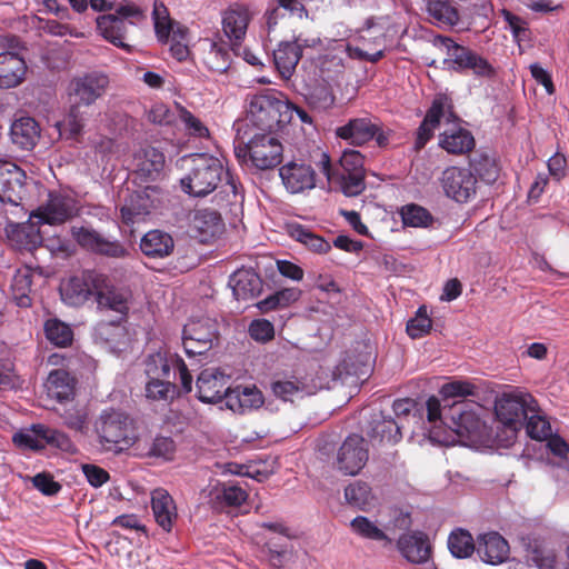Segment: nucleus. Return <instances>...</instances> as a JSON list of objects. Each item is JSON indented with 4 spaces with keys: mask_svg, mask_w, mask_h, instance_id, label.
Returning <instances> with one entry per match:
<instances>
[{
    "mask_svg": "<svg viewBox=\"0 0 569 569\" xmlns=\"http://www.w3.org/2000/svg\"><path fill=\"white\" fill-rule=\"evenodd\" d=\"M426 407L428 421L432 423L429 429L432 442L450 446L456 442V437L478 438L485 427L483 408L477 402L461 400L442 406L438 398L430 397Z\"/></svg>",
    "mask_w": 569,
    "mask_h": 569,
    "instance_id": "obj_1",
    "label": "nucleus"
},
{
    "mask_svg": "<svg viewBox=\"0 0 569 569\" xmlns=\"http://www.w3.org/2000/svg\"><path fill=\"white\" fill-rule=\"evenodd\" d=\"M445 123L447 128L439 134V146L451 154H465L475 147L473 136L467 129L462 128L456 116L445 110V103L441 99L435 100L428 110L423 121L417 131L415 147L422 149L432 138L435 130Z\"/></svg>",
    "mask_w": 569,
    "mask_h": 569,
    "instance_id": "obj_2",
    "label": "nucleus"
},
{
    "mask_svg": "<svg viewBox=\"0 0 569 569\" xmlns=\"http://www.w3.org/2000/svg\"><path fill=\"white\" fill-rule=\"evenodd\" d=\"M332 54L320 56L317 60L318 67L321 72L339 71L342 68L343 54L347 53L350 58L377 62L383 57L386 48L385 37L380 30L372 27L362 31L359 37L358 46H348L341 41H331Z\"/></svg>",
    "mask_w": 569,
    "mask_h": 569,
    "instance_id": "obj_3",
    "label": "nucleus"
},
{
    "mask_svg": "<svg viewBox=\"0 0 569 569\" xmlns=\"http://www.w3.org/2000/svg\"><path fill=\"white\" fill-rule=\"evenodd\" d=\"M319 168L328 182L347 197H356L365 190L363 157L357 150H345L336 168H332L329 156L322 153Z\"/></svg>",
    "mask_w": 569,
    "mask_h": 569,
    "instance_id": "obj_4",
    "label": "nucleus"
},
{
    "mask_svg": "<svg viewBox=\"0 0 569 569\" xmlns=\"http://www.w3.org/2000/svg\"><path fill=\"white\" fill-rule=\"evenodd\" d=\"M234 154L242 164L264 171L281 163L283 146L272 133H256L248 142L234 144Z\"/></svg>",
    "mask_w": 569,
    "mask_h": 569,
    "instance_id": "obj_5",
    "label": "nucleus"
},
{
    "mask_svg": "<svg viewBox=\"0 0 569 569\" xmlns=\"http://www.w3.org/2000/svg\"><path fill=\"white\" fill-rule=\"evenodd\" d=\"M189 172L181 178L180 183L184 192L193 197H204L212 192L222 179V162L206 153L191 154L184 158Z\"/></svg>",
    "mask_w": 569,
    "mask_h": 569,
    "instance_id": "obj_6",
    "label": "nucleus"
},
{
    "mask_svg": "<svg viewBox=\"0 0 569 569\" xmlns=\"http://www.w3.org/2000/svg\"><path fill=\"white\" fill-rule=\"evenodd\" d=\"M144 19L143 11L133 2L124 1L118 4L114 13L97 18L99 34L116 47L131 51L126 40L128 26H134Z\"/></svg>",
    "mask_w": 569,
    "mask_h": 569,
    "instance_id": "obj_7",
    "label": "nucleus"
},
{
    "mask_svg": "<svg viewBox=\"0 0 569 569\" xmlns=\"http://www.w3.org/2000/svg\"><path fill=\"white\" fill-rule=\"evenodd\" d=\"M94 431L106 451L119 452L131 445L128 418L121 412L103 411L94 422Z\"/></svg>",
    "mask_w": 569,
    "mask_h": 569,
    "instance_id": "obj_8",
    "label": "nucleus"
},
{
    "mask_svg": "<svg viewBox=\"0 0 569 569\" xmlns=\"http://www.w3.org/2000/svg\"><path fill=\"white\" fill-rule=\"evenodd\" d=\"M435 44L446 53L443 63L448 69L456 71L470 69L476 76L480 77H491L493 74V69L486 59L456 43L450 38L438 37Z\"/></svg>",
    "mask_w": 569,
    "mask_h": 569,
    "instance_id": "obj_9",
    "label": "nucleus"
},
{
    "mask_svg": "<svg viewBox=\"0 0 569 569\" xmlns=\"http://www.w3.org/2000/svg\"><path fill=\"white\" fill-rule=\"evenodd\" d=\"M288 109L282 96L267 90L250 98L247 113L250 121L262 129H272L281 122V114Z\"/></svg>",
    "mask_w": 569,
    "mask_h": 569,
    "instance_id": "obj_10",
    "label": "nucleus"
},
{
    "mask_svg": "<svg viewBox=\"0 0 569 569\" xmlns=\"http://www.w3.org/2000/svg\"><path fill=\"white\" fill-rule=\"evenodd\" d=\"M217 338L218 323L209 317L191 319L183 327L182 343L188 356L204 353L211 349Z\"/></svg>",
    "mask_w": 569,
    "mask_h": 569,
    "instance_id": "obj_11",
    "label": "nucleus"
},
{
    "mask_svg": "<svg viewBox=\"0 0 569 569\" xmlns=\"http://www.w3.org/2000/svg\"><path fill=\"white\" fill-rule=\"evenodd\" d=\"M531 402L532 398L529 395L505 393L496 402V416L515 435L522 427L523 420L532 412Z\"/></svg>",
    "mask_w": 569,
    "mask_h": 569,
    "instance_id": "obj_12",
    "label": "nucleus"
},
{
    "mask_svg": "<svg viewBox=\"0 0 569 569\" xmlns=\"http://www.w3.org/2000/svg\"><path fill=\"white\" fill-rule=\"evenodd\" d=\"M256 11L248 4L233 3L221 14V28L223 34L233 46H239L246 38L250 21Z\"/></svg>",
    "mask_w": 569,
    "mask_h": 569,
    "instance_id": "obj_13",
    "label": "nucleus"
},
{
    "mask_svg": "<svg viewBox=\"0 0 569 569\" xmlns=\"http://www.w3.org/2000/svg\"><path fill=\"white\" fill-rule=\"evenodd\" d=\"M368 461L366 440L359 435L349 436L337 452V468L347 476L357 475Z\"/></svg>",
    "mask_w": 569,
    "mask_h": 569,
    "instance_id": "obj_14",
    "label": "nucleus"
},
{
    "mask_svg": "<svg viewBox=\"0 0 569 569\" xmlns=\"http://www.w3.org/2000/svg\"><path fill=\"white\" fill-rule=\"evenodd\" d=\"M72 238L83 249L111 258H122L127 254L126 248L118 241H112L90 227L73 226Z\"/></svg>",
    "mask_w": 569,
    "mask_h": 569,
    "instance_id": "obj_15",
    "label": "nucleus"
},
{
    "mask_svg": "<svg viewBox=\"0 0 569 569\" xmlns=\"http://www.w3.org/2000/svg\"><path fill=\"white\" fill-rule=\"evenodd\" d=\"M477 179L468 169L447 168L441 176L445 193L457 202H467L476 193Z\"/></svg>",
    "mask_w": 569,
    "mask_h": 569,
    "instance_id": "obj_16",
    "label": "nucleus"
},
{
    "mask_svg": "<svg viewBox=\"0 0 569 569\" xmlns=\"http://www.w3.org/2000/svg\"><path fill=\"white\" fill-rule=\"evenodd\" d=\"M26 196V173L17 164L0 162V202L18 207Z\"/></svg>",
    "mask_w": 569,
    "mask_h": 569,
    "instance_id": "obj_17",
    "label": "nucleus"
},
{
    "mask_svg": "<svg viewBox=\"0 0 569 569\" xmlns=\"http://www.w3.org/2000/svg\"><path fill=\"white\" fill-rule=\"evenodd\" d=\"M171 367L178 371L183 390L190 392L192 389V376L184 361L177 356H172L168 359L161 352L150 355L146 363V373L149 380H162L169 377Z\"/></svg>",
    "mask_w": 569,
    "mask_h": 569,
    "instance_id": "obj_18",
    "label": "nucleus"
},
{
    "mask_svg": "<svg viewBox=\"0 0 569 569\" xmlns=\"http://www.w3.org/2000/svg\"><path fill=\"white\" fill-rule=\"evenodd\" d=\"M43 387L46 401L48 402L47 407L56 409V403L67 407L73 401L76 395V380L66 370H52Z\"/></svg>",
    "mask_w": 569,
    "mask_h": 569,
    "instance_id": "obj_19",
    "label": "nucleus"
},
{
    "mask_svg": "<svg viewBox=\"0 0 569 569\" xmlns=\"http://www.w3.org/2000/svg\"><path fill=\"white\" fill-rule=\"evenodd\" d=\"M100 283H102V274L93 272H87L80 277H71L60 287L62 300L70 306H80L91 295L96 296Z\"/></svg>",
    "mask_w": 569,
    "mask_h": 569,
    "instance_id": "obj_20",
    "label": "nucleus"
},
{
    "mask_svg": "<svg viewBox=\"0 0 569 569\" xmlns=\"http://www.w3.org/2000/svg\"><path fill=\"white\" fill-rule=\"evenodd\" d=\"M228 382L229 376L218 368L202 370L196 383L198 399L206 403L226 401V392L230 390Z\"/></svg>",
    "mask_w": 569,
    "mask_h": 569,
    "instance_id": "obj_21",
    "label": "nucleus"
},
{
    "mask_svg": "<svg viewBox=\"0 0 569 569\" xmlns=\"http://www.w3.org/2000/svg\"><path fill=\"white\" fill-rule=\"evenodd\" d=\"M109 79L102 73H90L74 78L69 86V93L78 104L90 106L107 90Z\"/></svg>",
    "mask_w": 569,
    "mask_h": 569,
    "instance_id": "obj_22",
    "label": "nucleus"
},
{
    "mask_svg": "<svg viewBox=\"0 0 569 569\" xmlns=\"http://www.w3.org/2000/svg\"><path fill=\"white\" fill-rule=\"evenodd\" d=\"M281 181L290 193H302L316 187L313 168L303 162L290 161L279 169Z\"/></svg>",
    "mask_w": 569,
    "mask_h": 569,
    "instance_id": "obj_23",
    "label": "nucleus"
},
{
    "mask_svg": "<svg viewBox=\"0 0 569 569\" xmlns=\"http://www.w3.org/2000/svg\"><path fill=\"white\" fill-rule=\"evenodd\" d=\"M152 14L156 34L160 42L170 47L174 42L190 41L188 28L171 20L167 8L162 3H154Z\"/></svg>",
    "mask_w": 569,
    "mask_h": 569,
    "instance_id": "obj_24",
    "label": "nucleus"
},
{
    "mask_svg": "<svg viewBox=\"0 0 569 569\" xmlns=\"http://www.w3.org/2000/svg\"><path fill=\"white\" fill-rule=\"evenodd\" d=\"M130 290L110 284L102 276V283L98 287L96 300L100 310L113 311L123 319L131 306Z\"/></svg>",
    "mask_w": 569,
    "mask_h": 569,
    "instance_id": "obj_25",
    "label": "nucleus"
},
{
    "mask_svg": "<svg viewBox=\"0 0 569 569\" xmlns=\"http://www.w3.org/2000/svg\"><path fill=\"white\" fill-rule=\"evenodd\" d=\"M77 212L74 200L59 193L50 194L46 206L32 213V219L40 223L59 224Z\"/></svg>",
    "mask_w": 569,
    "mask_h": 569,
    "instance_id": "obj_26",
    "label": "nucleus"
},
{
    "mask_svg": "<svg viewBox=\"0 0 569 569\" xmlns=\"http://www.w3.org/2000/svg\"><path fill=\"white\" fill-rule=\"evenodd\" d=\"M164 164L163 153L153 147H143L133 156V170L141 181L158 180L163 173Z\"/></svg>",
    "mask_w": 569,
    "mask_h": 569,
    "instance_id": "obj_27",
    "label": "nucleus"
},
{
    "mask_svg": "<svg viewBox=\"0 0 569 569\" xmlns=\"http://www.w3.org/2000/svg\"><path fill=\"white\" fill-rule=\"evenodd\" d=\"M397 548L401 556L412 563H425L431 556L428 536L421 531L402 533L397 540Z\"/></svg>",
    "mask_w": 569,
    "mask_h": 569,
    "instance_id": "obj_28",
    "label": "nucleus"
},
{
    "mask_svg": "<svg viewBox=\"0 0 569 569\" xmlns=\"http://www.w3.org/2000/svg\"><path fill=\"white\" fill-rule=\"evenodd\" d=\"M158 194L159 190L156 187L134 191L121 208L122 219L127 223H133L148 214L159 200Z\"/></svg>",
    "mask_w": 569,
    "mask_h": 569,
    "instance_id": "obj_29",
    "label": "nucleus"
},
{
    "mask_svg": "<svg viewBox=\"0 0 569 569\" xmlns=\"http://www.w3.org/2000/svg\"><path fill=\"white\" fill-rule=\"evenodd\" d=\"M38 219H30L26 223H9L6 228L11 244L19 250L32 251L42 242Z\"/></svg>",
    "mask_w": 569,
    "mask_h": 569,
    "instance_id": "obj_30",
    "label": "nucleus"
},
{
    "mask_svg": "<svg viewBox=\"0 0 569 569\" xmlns=\"http://www.w3.org/2000/svg\"><path fill=\"white\" fill-rule=\"evenodd\" d=\"M191 231L201 242H208L223 231V222L217 211L198 209L189 218Z\"/></svg>",
    "mask_w": 569,
    "mask_h": 569,
    "instance_id": "obj_31",
    "label": "nucleus"
},
{
    "mask_svg": "<svg viewBox=\"0 0 569 569\" xmlns=\"http://www.w3.org/2000/svg\"><path fill=\"white\" fill-rule=\"evenodd\" d=\"M262 392L256 386H237L226 392V408L236 413L258 409L263 405Z\"/></svg>",
    "mask_w": 569,
    "mask_h": 569,
    "instance_id": "obj_32",
    "label": "nucleus"
},
{
    "mask_svg": "<svg viewBox=\"0 0 569 569\" xmlns=\"http://www.w3.org/2000/svg\"><path fill=\"white\" fill-rule=\"evenodd\" d=\"M151 508L156 522L167 532L178 519L177 506L170 493L162 488L151 492Z\"/></svg>",
    "mask_w": 569,
    "mask_h": 569,
    "instance_id": "obj_33",
    "label": "nucleus"
},
{
    "mask_svg": "<svg viewBox=\"0 0 569 569\" xmlns=\"http://www.w3.org/2000/svg\"><path fill=\"white\" fill-rule=\"evenodd\" d=\"M27 64L18 53L6 51L0 53V88L18 87L26 77Z\"/></svg>",
    "mask_w": 569,
    "mask_h": 569,
    "instance_id": "obj_34",
    "label": "nucleus"
},
{
    "mask_svg": "<svg viewBox=\"0 0 569 569\" xmlns=\"http://www.w3.org/2000/svg\"><path fill=\"white\" fill-rule=\"evenodd\" d=\"M477 552L482 561L499 565L507 560L509 545L499 533L488 532L479 536Z\"/></svg>",
    "mask_w": 569,
    "mask_h": 569,
    "instance_id": "obj_35",
    "label": "nucleus"
},
{
    "mask_svg": "<svg viewBox=\"0 0 569 569\" xmlns=\"http://www.w3.org/2000/svg\"><path fill=\"white\" fill-rule=\"evenodd\" d=\"M350 530L357 537L380 543L382 547L391 546L393 540L387 528L367 516H357L350 521Z\"/></svg>",
    "mask_w": 569,
    "mask_h": 569,
    "instance_id": "obj_36",
    "label": "nucleus"
},
{
    "mask_svg": "<svg viewBox=\"0 0 569 569\" xmlns=\"http://www.w3.org/2000/svg\"><path fill=\"white\" fill-rule=\"evenodd\" d=\"M317 389L318 387L309 383L306 378L298 377L279 378L271 383L273 395L284 401H293L297 398L312 395Z\"/></svg>",
    "mask_w": 569,
    "mask_h": 569,
    "instance_id": "obj_37",
    "label": "nucleus"
},
{
    "mask_svg": "<svg viewBox=\"0 0 569 569\" xmlns=\"http://www.w3.org/2000/svg\"><path fill=\"white\" fill-rule=\"evenodd\" d=\"M378 124L367 118L350 120L347 124L337 128L336 134L352 144L361 146L377 134Z\"/></svg>",
    "mask_w": 569,
    "mask_h": 569,
    "instance_id": "obj_38",
    "label": "nucleus"
},
{
    "mask_svg": "<svg viewBox=\"0 0 569 569\" xmlns=\"http://www.w3.org/2000/svg\"><path fill=\"white\" fill-rule=\"evenodd\" d=\"M237 300H249L260 295L262 290L261 278L252 270H238L229 281Z\"/></svg>",
    "mask_w": 569,
    "mask_h": 569,
    "instance_id": "obj_39",
    "label": "nucleus"
},
{
    "mask_svg": "<svg viewBox=\"0 0 569 569\" xmlns=\"http://www.w3.org/2000/svg\"><path fill=\"white\" fill-rule=\"evenodd\" d=\"M40 138L38 122L30 117H21L13 121L10 128V139L13 144L23 150H31Z\"/></svg>",
    "mask_w": 569,
    "mask_h": 569,
    "instance_id": "obj_40",
    "label": "nucleus"
},
{
    "mask_svg": "<svg viewBox=\"0 0 569 569\" xmlns=\"http://www.w3.org/2000/svg\"><path fill=\"white\" fill-rule=\"evenodd\" d=\"M173 248L172 237L161 230L147 232L140 241L141 251L152 258H164L172 252Z\"/></svg>",
    "mask_w": 569,
    "mask_h": 569,
    "instance_id": "obj_41",
    "label": "nucleus"
},
{
    "mask_svg": "<svg viewBox=\"0 0 569 569\" xmlns=\"http://www.w3.org/2000/svg\"><path fill=\"white\" fill-rule=\"evenodd\" d=\"M301 59V52L290 41L280 42L273 51L274 66L283 79H290Z\"/></svg>",
    "mask_w": 569,
    "mask_h": 569,
    "instance_id": "obj_42",
    "label": "nucleus"
},
{
    "mask_svg": "<svg viewBox=\"0 0 569 569\" xmlns=\"http://www.w3.org/2000/svg\"><path fill=\"white\" fill-rule=\"evenodd\" d=\"M345 498L347 502L360 510H370L376 502V497L372 493L368 483L362 481H355L345 489Z\"/></svg>",
    "mask_w": 569,
    "mask_h": 569,
    "instance_id": "obj_43",
    "label": "nucleus"
},
{
    "mask_svg": "<svg viewBox=\"0 0 569 569\" xmlns=\"http://www.w3.org/2000/svg\"><path fill=\"white\" fill-rule=\"evenodd\" d=\"M203 47V62L206 66L217 72H223L229 67V53L224 44L216 41L204 39Z\"/></svg>",
    "mask_w": 569,
    "mask_h": 569,
    "instance_id": "obj_44",
    "label": "nucleus"
},
{
    "mask_svg": "<svg viewBox=\"0 0 569 569\" xmlns=\"http://www.w3.org/2000/svg\"><path fill=\"white\" fill-rule=\"evenodd\" d=\"M86 117L77 106L71 107L63 120L56 123L60 138L78 141L83 132Z\"/></svg>",
    "mask_w": 569,
    "mask_h": 569,
    "instance_id": "obj_45",
    "label": "nucleus"
},
{
    "mask_svg": "<svg viewBox=\"0 0 569 569\" xmlns=\"http://www.w3.org/2000/svg\"><path fill=\"white\" fill-rule=\"evenodd\" d=\"M447 545L450 553L457 559L469 558L477 550L471 533L461 528L450 532Z\"/></svg>",
    "mask_w": 569,
    "mask_h": 569,
    "instance_id": "obj_46",
    "label": "nucleus"
},
{
    "mask_svg": "<svg viewBox=\"0 0 569 569\" xmlns=\"http://www.w3.org/2000/svg\"><path fill=\"white\" fill-rule=\"evenodd\" d=\"M46 426L32 425L30 428L21 429L12 437L13 443L23 450H41L44 448Z\"/></svg>",
    "mask_w": 569,
    "mask_h": 569,
    "instance_id": "obj_47",
    "label": "nucleus"
},
{
    "mask_svg": "<svg viewBox=\"0 0 569 569\" xmlns=\"http://www.w3.org/2000/svg\"><path fill=\"white\" fill-rule=\"evenodd\" d=\"M290 237L303 243L311 251L317 253H326L330 250L331 246L323 238L312 233L301 224L292 223L288 226Z\"/></svg>",
    "mask_w": 569,
    "mask_h": 569,
    "instance_id": "obj_48",
    "label": "nucleus"
},
{
    "mask_svg": "<svg viewBox=\"0 0 569 569\" xmlns=\"http://www.w3.org/2000/svg\"><path fill=\"white\" fill-rule=\"evenodd\" d=\"M32 274L28 268L19 269L11 282L12 297L19 307H29L31 303L29 293L31 291Z\"/></svg>",
    "mask_w": 569,
    "mask_h": 569,
    "instance_id": "obj_49",
    "label": "nucleus"
},
{
    "mask_svg": "<svg viewBox=\"0 0 569 569\" xmlns=\"http://www.w3.org/2000/svg\"><path fill=\"white\" fill-rule=\"evenodd\" d=\"M126 336V330L119 322H100L94 330L96 340L109 345L112 350L120 349Z\"/></svg>",
    "mask_w": 569,
    "mask_h": 569,
    "instance_id": "obj_50",
    "label": "nucleus"
},
{
    "mask_svg": "<svg viewBox=\"0 0 569 569\" xmlns=\"http://www.w3.org/2000/svg\"><path fill=\"white\" fill-rule=\"evenodd\" d=\"M427 10L439 24L452 27L459 21L457 9L448 0H430Z\"/></svg>",
    "mask_w": 569,
    "mask_h": 569,
    "instance_id": "obj_51",
    "label": "nucleus"
},
{
    "mask_svg": "<svg viewBox=\"0 0 569 569\" xmlns=\"http://www.w3.org/2000/svg\"><path fill=\"white\" fill-rule=\"evenodd\" d=\"M44 333L47 339L58 347H67L73 339V331L70 326L58 319L46 321Z\"/></svg>",
    "mask_w": 569,
    "mask_h": 569,
    "instance_id": "obj_52",
    "label": "nucleus"
},
{
    "mask_svg": "<svg viewBox=\"0 0 569 569\" xmlns=\"http://www.w3.org/2000/svg\"><path fill=\"white\" fill-rule=\"evenodd\" d=\"M209 496L222 499L229 506H240L248 498V493L242 487L227 483L211 486Z\"/></svg>",
    "mask_w": 569,
    "mask_h": 569,
    "instance_id": "obj_53",
    "label": "nucleus"
},
{
    "mask_svg": "<svg viewBox=\"0 0 569 569\" xmlns=\"http://www.w3.org/2000/svg\"><path fill=\"white\" fill-rule=\"evenodd\" d=\"M309 104L320 111L331 108L335 103V96L329 83L325 80L312 86L308 93Z\"/></svg>",
    "mask_w": 569,
    "mask_h": 569,
    "instance_id": "obj_54",
    "label": "nucleus"
},
{
    "mask_svg": "<svg viewBox=\"0 0 569 569\" xmlns=\"http://www.w3.org/2000/svg\"><path fill=\"white\" fill-rule=\"evenodd\" d=\"M526 560L528 565L539 569H555L557 565L555 552L540 545L528 547Z\"/></svg>",
    "mask_w": 569,
    "mask_h": 569,
    "instance_id": "obj_55",
    "label": "nucleus"
},
{
    "mask_svg": "<svg viewBox=\"0 0 569 569\" xmlns=\"http://www.w3.org/2000/svg\"><path fill=\"white\" fill-rule=\"evenodd\" d=\"M402 426L391 418L382 419L372 428V437L379 438L381 442L397 443L402 438Z\"/></svg>",
    "mask_w": 569,
    "mask_h": 569,
    "instance_id": "obj_56",
    "label": "nucleus"
},
{
    "mask_svg": "<svg viewBox=\"0 0 569 569\" xmlns=\"http://www.w3.org/2000/svg\"><path fill=\"white\" fill-rule=\"evenodd\" d=\"M526 419V431L531 439L543 441L551 436L550 422L545 417L535 415L532 411Z\"/></svg>",
    "mask_w": 569,
    "mask_h": 569,
    "instance_id": "obj_57",
    "label": "nucleus"
},
{
    "mask_svg": "<svg viewBox=\"0 0 569 569\" xmlns=\"http://www.w3.org/2000/svg\"><path fill=\"white\" fill-rule=\"evenodd\" d=\"M176 396V387L169 381L152 379L146 385V397L153 401H169Z\"/></svg>",
    "mask_w": 569,
    "mask_h": 569,
    "instance_id": "obj_58",
    "label": "nucleus"
},
{
    "mask_svg": "<svg viewBox=\"0 0 569 569\" xmlns=\"http://www.w3.org/2000/svg\"><path fill=\"white\" fill-rule=\"evenodd\" d=\"M402 221L406 226L419 228L427 227L431 221L430 213L417 204H408L401 210Z\"/></svg>",
    "mask_w": 569,
    "mask_h": 569,
    "instance_id": "obj_59",
    "label": "nucleus"
},
{
    "mask_svg": "<svg viewBox=\"0 0 569 569\" xmlns=\"http://www.w3.org/2000/svg\"><path fill=\"white\" fill-rule=\"evenodd\" d=\"M439 393L442 399L447 401L452 398L473 396L476 393V387L469 381L453 380L445 383L440 388Z\"/></svg>",
    "mask_w": 569,
    "mask_h": 569,
    "instance_id": "obj_60",
    "label": "nucleus"
},
{
    "mask_svg": "<svg viewBox=\"0 0 569 569\" xmlns=\"http://www.w3.org/2000/svg\"><path fill=\"white\" fill-rule=\"evenodd\" d=\"M64 425L76 431H83L87 428L88 411L84 407L72 405L61 413Z\"/></svg>",
    "mask_w": 569,
    "mask_h": 569,
    "instance_id": "obj_61",
    "label": "nucleus"
},
{
    "mask_svg": "<svg viewBox=\"0 0 569 569\" xmlns=\"http://www.w3.org/2000/svg\"><path fill=\"white\" fill-rule=\"evenodd\" d=\"M431 319L427 315L426 307H420L416 313V317L409 320L407 323V332L413 338H421L431 329Z\"/></svg>",
    "mask_w": 569,
    "mask_h": 569,
    "instance_id": "obj_62",
    "label": "nucleus"
},
{
    "mask_svg": "<svg viewBox=\"0 0 569 569\" xmlns=\"http://www.w3.org/2000/svg\"><path fill=\"white\" fill-rule=\"evenodd\" d=\"M178 117L190 136L198 138H206L209 136V129L203 124V122L186 108L179 107Z\"/></svg>",
    "mask_w": 569,
    "mask_h": 569,
    "instance_id": "obj_63",
    "label": "nucleus"
},
{
    "mask_svg": "<svg viewBox=\"0 0 569 569\" xmlns=\"http://www.w3.org/2000/svg\"><path fill=\"white\" fill-rule=\"evenodd\" d=\"M250 337L259 342H267L274 337V327L267 319H256L249 326Z\"/></svg>",
    "mask_w": 569,
    "mask_h": 569,
    "instance_id": "obj_64",
    "label": "nucleus"
}]
</instances>
